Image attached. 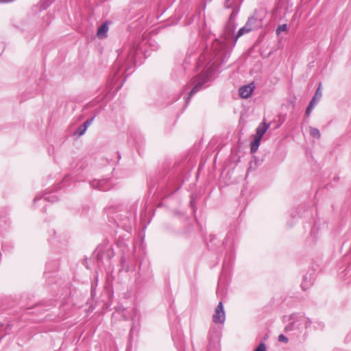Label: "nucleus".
<instances>
[{
    "label": "nucleus",
    "mask_w": 351,
    "mask_h": 351,
    "mask_svg": "<svg viewBox=\"0 0 351 351\" xmlns=\"http://www.w3.org/2000/svg\"><path fill=\"white\" fill-rule=\"evenodd\" d=\"M206 66L207 68L205 69V71L192 78L189 84L186 86L185 88H186L188 86L191 87V90L189 94L188 97L186 98V103L189 102V100L193 95L208 86L207 83L214 74L216 69V66L215 62H209Z\"/></svg>",
    "instance_id": "nucleus-1"
},
{
    "label": "nucleus",
    "mask_w": 351,
    "mask_h": 351,
    "mask_svg": "<svg viewBox=\"0 0 351 351\" xmlns=\"http://www.w3.org/2000/svg\"><path fill=\"white\" fill-rule=\"evenodd\" d=\"M291 322L286 326L285 331L299 330L302 331L304 328H308L311 324V321L301 314H293L290 317Z\"/></svg>",
    "instance_id": "nucleus-2"
},
{
    "label": "nucleus",
    "mask_w": 351,
    "mask_h": 351,
    "mask_svg": "<svg viewBox=\"0 0 351 351\" xmlns=\"http://www.w3.org/2000/svg\"><path fill=\"white\" fill-rule=\"evenodd\" d=\"M226 320V313L222 302H219L213 315V322L215 324H223Z\"/></svg>",
    "instance_id": "nucleus-3"
},
{
    "label": "nucleus",
    "mask_w": 351,
    "mask_h": 351,
    "mask_svg": "<svg viewBox=\"0 0 351 351\" xmlns=\"http://www.w3.org/2000/svg\"><path fill=\"white\" fill-rule=\"evenodd\" d=\"M93 189L107 191L112 188V183L109 179L93 180L90 182Z\"/></svg>",
    "instance_id": "nucleus-4"
},
{
    "label": "nucleus",
    "mask_w": 351,
    "mask_h": 351,
    "mask_svg": "<svg viewBox=\"0 0 351 351\" xmlns=\"http://www.w3.org/2000/svg\"><path fill=\"white\" fill-rule=\"evenodd\" d=\"M254 89V86L253 84L243 86L239 90V95L242 98H248L252 95Z\"/></svg>",
    "instance_id": "nucleus-5"
},
{
    "label": "nucleus",
    "mask_w": 351,
    "mask_h": 351,
    "mask_svg": "<svg viewBox=\"0 0 351 351\" xmlns=\"http://www.w3.org/2000/svg\"><path fill=\"white\" fill-rule=\"evenodd\" d=\"M108 32V22L103 23L97 29V36L99 38H105L107 37V33Z\"/></svg>",
    "instance_id": "nucleus-6"
},
{
    "label": "nucleus",
    "mask_w": 351,
    "mask_h": 351,
    "mask_svg": "<svg viewBox=\"0 0 351 351\" xmlns=\"http://www.w3.org/2000/svg\"><path fill=\"white\" fill-rule=\"evenodd\" d=\"M269 125L265 123H263L256 128V138H261L264 135V134L267 132Z\"/></svg>",
    "instance_id": "nucleus-7"
},
{
    "label": "nucleus",
    "mask_w": 351,
    "mask_h": 351,
    "mask_svg": "<svg viewBox=\"0 0 351 351\" xmlns=\"http://www.w3.org/2000/svg\"><path fill=\"white\" fill-rule=\"evenodd\" d=\"M317 104V101L315 100V97H313L311 100V101L308 104V106H307L305 112V114L306 117H309L313 108Z\"/></svg>",
    "instance_id": "nucleus-8"
},
{
    "label": "nucleus",
    "mask_w": 351,
    "mask_h": 351,
    "mask_svg": "<svg viewBox=\"0 0 351 351\" xmlns=\"http://www.w3.org/2000/svg\"><path fill=\"white\" fill-rule=\"evenodd\" d=\"M256 21V19L254 16L248 18L247 21L246 22L245 25H244L248 32H250L253 29V28H254L253 25Z\"/></svg>",
    "instance_id": "nucleus-9"
},
{
    "label": "nucleus",
    "mask_w": 351,
    "mask_h": 351,
    "mask_svg": "<svg viewBox=\"0 0 351 351\" xmlns=\"http://www.w3.org/2000/svg\"><path fill=\"white\" fill-rule=\"evenodd\" d=\"M261 138H255L254 140L251 143L250 150L252 153H254L257 151L260 145Z\"/></svg>",
    "instance_id": "nucleus-10"
},
{
    "label": "nucleus",
    "mask_w": 351,
    "mask_h": 351,
    "mask_svg": "<svg viewBox=\"0 0 351 351\" xmlns=\"http://www.w3.org/2000/svg\"><path fill=\"white\" fill-rule=\"evenodd\" d=\"M310 134L312 137L319 139L321 137V134L317 128L310 127Z\"/></svg>",
    "instance_id": "nucleus-11"
},
{
    "label": "nucleus",
    "mask_w": 351,
    "mask_h": 351,
    "mask_svg": "<svg viewBox=\"0 0 351 351\" xmlns=\"http://www.w3.org/2000/svg\"><path fill=\"white\" fill-rule=\"evenodd\" d=\"M238 0H225L224 5L226 8H232L237 5Z\"/></svg>",
    "instance_id": "nucleus-12"
},
{
    "label": "nucleus",
    "mask_w": 351,
    "mask_h": 351,
    "mask_svg": "<svg viewBox=\"0 0 351 351\" xmlns=\"http://www.w3.org/2000/svg\"><path fill=\"white\" fill-rule=\"evenodd\" d=\"M250 32L247 31V29L245 27V26L242 27L239 29L237 34L235 35V42L237 40V39L241 37V36L244 35L245 34L249 33Z\"/></svg>",
    "instance_id": "nucleus-13"
},
{
    "label": "nucleus",
    "mask_w": 351,
    "mask_h": 351,
    "mask_svg": "<svg viewBox=\"0 0 351 351\" xmlns=\"http://www.w3.org/2000/svg\"><path fill=\"white\" fill-rule=\"evenodd\" d=\"M44 199L47 202H56L58 198L55 195L45 194Z\"/></svg>",
    "instance_id": "nucleus-14"
},
{
    "label": "nucleus",
    "mask_w": 351,
    "mask_h": 351,
    "mask_svg": "<svg viewBox=\"0 0 351 351\" xmlns=\"http://www.w3.org/2000/svg\"><path fill=\"white\" fill-rule=\"evenodd\" d=\"M86 130L87 129L86 128L85 125H81L77 128L76 132H75V134L82 136L86 132Z\"/></svg>",
    "instance_id": "nucleus-15"
},
{
    "label": "nucleus",
    "mask_w": 351,
    "mask_h": 351,
    "mask_svg": "<svg viewBox=\"0 0 351 351\" xmlns=\"http://www.w3.org/2000/svg\"><path fill=\"white\" fill-rule=\"evenodd\" d=\"M307 278L306 276L304 277L303 281L301 284L302 289L305 291L308 288V285L306 282Z\"/></svg>",
    "instance_id": "nucleus-16"
},
{
    "label": "nucleus",
    "mask_w": 351,
    "mask_h": 351,
    "mask_svg": "<svg viewBox=\"0 0 351 351\" xmlns=\"http://www.w3.org/2000/svg\"><path fill=\"white\" fill-rule=\"evenodd\" d=\"M322 96V93L320 91V87L319 86L318 88L317 89L315 93V95L313 96V97L315 98V100L317 101L319 99V98L321 97Z\"/></svg>",
    "instance_id": "nucleus-17"
},
{
    "label": "nucleus",
    "mask_w": 351,
    "mask_h": 351,
    "mask_svg": "<svg viewBox=\"0 0 351 351\" xmlns=\"http://www.w3.org/2000/svg\"><path fill=\"white\" fill-rule=\"evenodd\" d=\"M278 341L280 342H284V343H287L289 339L288 338L285 336L284 335L282 334H280L279 336H278Z\"/></svg>",
    "instance_id": "nucleus-18"
},
{
    "label": "nucleus",
    "mask_w": 351,
    "mask_h": 351,
    "mask_svg": "<svg viewBox=\"0 0 351 351\" xmlns=\"http://www.w3.org/2000/svg\"><path fill=\"white\" fill-rule=\"evenodd\" d=\"M287 29V26L286 24H283L282 25H280L278 28L276 30V33L279 34L280 32L286 31Z\"/></svg>",
    "instance_id": "nucleus-19"
},
{
    "label": "nucleus",
    "mask_w": 351,
    "mask_h": 351,
    "mask_svg": "<svg viewBox=\"0 0 351 351\" xmlns=\"http://www.w3.org/2000/svg\"><path fill=\"white\" fill-rule=\"evenodd\" d=\"M255 351H266V346L264 343H261L255 350Z\"/></svg>",
    "instance_id": "nucleus-20"
},
{
    "label": "nucleus",
    "mask_w": 351,
    "mask_h": 351,
    "mask_svg": "<svg viewBox=\"0 0 351 351\" xmlns=\"http://www.w3.org/2000/svg\"><path fill=\"white\" fill-rule=\"evenodd\" d=\"M92 121H93V119H87L86 121H84V123L82 125H85L86 128L87 129L88 127L91 124Z\"/></svg>",
    "instance_id": "nucleus-21"
},
{
    "label": "nucleus",
    "mask_w": 351,
    "mask_h": 351,
    "mask_svg": "<svg viewBox=\"0 0 351 351\" xmlns=\"http://www.w3.org/2000/svg\"><path fill=\"white\" fill-rule=\"evenodd\" d=\"M238 11L233 10L230 14V19L235 17Z\"/></svg>",
    "instance_id": "nucleus-22"
},
{
    "label": "nucleus",
    "mask_w": 351,
    "mask_h": 351,
    "mask_svg": "<svg viewBox=\"0 0 351 351\" xmlns=\"http://www.w3.org/2000/svg\"><path fill=\"white\" fill-rule=\"evenodd\" d=\"M204 59H205V56H204V55H202V56L200 57V59H199V62H198V65H199V66H200V63L202 62V61L203 60H204Z\"/></svg>",
    "instance_id": "nucleus-23"
},
{
    "label": "nucleus",
    "mask_w": 351,
    "mask_h": 351,
    "mask_svg": "<svg viewBox=\"0 0 351 351\" xmlns=\"http://www.w3.org/2000/svg\"><path fill=\"white\" fill-rule=\"evenodd\" d=\"M39 199H40V198H38V197H36L34 198V203H35L37 200H38Z\"/></svg>",
    "instance_id": "nucleus-24"
}]
</instances>
